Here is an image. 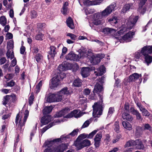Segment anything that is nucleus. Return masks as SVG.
<instances>
[{"label": "nucleus", "mask_w": 152, "mask_h": 152, "mask_svg": "<svg viewBox=\"0 0 152 152\" xmlns=\"http://www.w3.org/2000/svg\"><path fill=\"white\" fill-rule=\"evenodd\" d=\"M115 3L111 4L107 7L101 12H98L94 15L93 22L96 25L101 24L102 23V17H107L116 8Z\"/></svg>", "instance_id": "nucleus-1"}, {"label": "nucleus", "mask_w": 152, "mask_h": 152, "mask_svg": "<svg viewBox=\"0 0 152 152\" xmlns=\"http://www.w3.org/2000/svg\"><path fill=\"white\" fill-rule=\"evenodd\" d=\"M60 140V138H57L52 140L46 141L42 146L46 148L44 152H63L65 149V144H62L56 147H54L55 142H59Z\"/></svg>", "instance_id": "nucleus-2"}, {"label": "nucleus", "mask_w": 152, "mask_h": 152, "mask_svg": "<svg viewBox=\"0 0 152 152\" xmlns=\"http://www.w3.org/2000/svg\"><path fill=\"white\" fill-rule=\"evenodd\" d=\"M70 93L67 90V88H64L56 94H50L46 96L45 98V101L48 102H59L64 98V95H69Z\"/></svg>", "instance_id": "nucleus-3"}, {"label": "nucleus", "mask_w": 152, "mask_h": 152, "mask_svg": "<svg viewBox=\"0 0 152 152\" xmlns=\"http://www.w3.org/2000/svg\"><path fill=\"white\" fill-rule=\"evenodd\" d=\"M29 115V112L25 110L23 112H20L17 115L15 120L16 126L17 129L21 130L24 126Z\"/></svg>", "instance_id": "nucleus-4"}, {"label": "nucleus", "mask_w": 152, "mask_h": 152, "mask_svg": "<svg viewBox=\"0 0 152 152\" xmlns=\"http://www.w3.org/2000/svg\"><path fill=\"white\" fill-rule=\"evenodd\" d=\"M138 19V17L137 16H131L129 18V21L126 23V25L124 26L123 25L121 27L120 31H118V34L119 35L122 34L128 30L132 29L137 22Z\"/></svg>", "instance_id": "nucleus-5"}, {"label": "nucleus", "mask_w": 152, "mask_h": 152, "mask_svg": "<svg viewBox=\"0 0 152 152\" xmlns=\"http://www.w3.org/2000/svg\"><path fill=\"white\" fill-rule=\"evenodd\" d=\"M86 49L84 47H81L80 49L78 50L79 53L78 55H76L72 52H70L66 57V59L74 61H78L80 58H84L86 55Z\"/></svg>", "instance_id": "nucleus-6"}, {"label": "nucleus", "mask_w": 152, "mask_h": 152, "mask_svg": "<svg viewBox=\"0 0 152 152\" xmlns=\"http://www.w3.org/2000/svg\"><path fill=\"white\" fill-rule=\"evenodd\" d=\"M145 53H152V45L145 46L142 48L140 50H138L135 52L134 56L135 61H138L142 55L144 56Z\"/></svg>", "instance_id": "nucleus-7"}, {"label": "nucleus", "mask_w": 152, "mask_h": 152, "mask_svg": "<svg viewBox=\"0 0 152 152\" xmlns=\"http://www.w3.org/2000/svg\"><path fill=\"white\" fill-rule=\"evenodd\" d=\"M93 115L94 117H99L102 114V103L100 102L95 103L93 105Z\"/></svg>", "instance_id": "nucleus-8"}, {"label": "nucleus", "mask_w": 152, "mask_h": 152, "mask_svg": "<svg viewBox=\"0 0 152 152\" xmlns=\"http://www.w3.org/2000/svg\"><path fill=\"white\" fill-rule=\"evenodd\" d=\"M86 56L85 58H88L89 59L90 62L93 64L95 65L99 63L100 60L98 57V55H96L93 53L91 51H88L87 54H85Z\"/></svg>", "instance_id": "nucleus-9"}, {"label": "nucleus", "mask_w": 152, "mask_h": 152, "mask_svg": "<svg viewBox=\"0 0 152 152\" xmlns=\"http://www.w3.org/2000/svg\"><path fill=\"white\" fill-rule=\"evenodd\" d=\"M60 85V81L58 75H56L52 79L50 87L51 89H55Z\"/></svg>", "instance_id": "nucleus-10"}, {"label": "nucleus", "mask_w": 152, "mask_h": 152, "mask_svg": "<svg viewBox=\"0 0 152 152\" xmlns=\"http://www.w3.org/2000/svg\"><path fill=\"white\" fill-rule=\"evenodd\" d=\"M78 132V129H76L74 130L73 131L69 133V134L66 136L63 135L61 136L60 138V140L59 141V142L65 140V139L70 138L75 135H77V134Z\"/></svg>", "instance_id": "nucleus-11"}, {"label": "nucleus", "mask_w": 152, "mask_h": 152, "mask_svg": "<svg viewBox=\"0 0 152 152\" xmlns=\"http://www.w3.org/2000/svg\"><path fill=\"white\" fill-rule=\"evenodd\" d=\"M83 114L82 112L80 111L75 110H73L72 113L67 115L66 117L67 118H70L73 116H74L75 118H79Z\"/></svg>", "instance_id": "nucleus-12"}, {"label": "nucleus", "mask_w": 152, "mask_h": 152, "mask_svg": "<svg viewBox=\"0 0 152 152\" xmlns=\"http://www.w3.org/2000/svg\"><path fill=\"white\" fill-rule=\"evenodd\" d=\"M91 1L88 0H85L83 1L85 5L89 6L91 5H97L99 4L102 1V0H93Z\"/></svg>", "instance_id": "nucleus-13"}, {"label": "nucleus", "mask_w": 152, "mask_h": 152, "mask_svg": "<svg viewBox=\"0 0 152 152\" xmlns=\"http://www.w3.org/2000/svg\"><path fill=\"white\" fill-rule=\"evenodd\" d=\"M134 34V32L131 31L129 32L122 37V39L126 42H129L131 41L132 38Z\"/></svg>", "instance_id": "nucleus-14"}, {"label": "nucleus", "mask_w": 152, "mask_h": 152, "mask_svg": "<svg viewBox=\"0 0 152 152\" xmlns=\"http://www.w3.org/2000/svg\"><path fill=\"white\" fill-rule=\"evenodd\" d=\"M52 120V118L50 115L44 116L41 119V122L43 125L48 124Z\"/></svg>", "instance_id": "nucleus-15"}, {"label": "nucleus", "mask_w": 152, "mask_h": 152, "mask_svg": "<svg viewBox=\"0 0 152 152\" xmlns=\"http://www.w3.org/2000/svg\"><path fill=\"white\" fill-rule=\"evenodd\" d=\"M90 69L88 67H83L81 69V74L83 77H86L89 75Z\"/></svg>", "instance_id": "nucleus-16"}, {"label": "nucleus", "mask_w": 152, "mask_h": 152, "mask_svg": "<svg viewBox=\"0 0 152 152\" xmlns=\"http://www.w3.org/2000/svg\"><path fill=\"white\" fill-rule=\"evenodd\" d=\"M141 76V74L139 75L137 73H134L130 76L129 78V82L135 81Z\"/></svg>", "instance_id": "nucleus-17"}, {"label": "nucleus", "mask_w": 152, "mask_h": 152, "mask_svg": "<svg viewBox=\"0 0 152 152\" xmlns=\"http://www.w3.org/2000/svg\"><path fill=\"white\" fill-rule=\"evenodd\" d=\"M108 21L112 26H117V23L118 22V20L117 19V18L113 17L107 19Z\"/></svg>", "instance_id": "nucleus-18"}, {"label": "nucleus", "mask_w": 152, "mask_h": 152, "mask_svg": "<svg viewBox=\"0 0 152 152\" xmlns=\"http://www.w3.org/2000/svg\"><path fill=\"white\" fill-rule=\"evenodd\" d=\"M69 111L68 108H65L59 112H57L55 115L56 117H60L68 113Z\"/></svg>", "instance_id": "nucleus-19"}, {"label": "nucleus", "mask_w": 152, "mask_h": 152, "mask_svg": "<svg viewBox=\"0 0 152 152\" xmlns=\"http://www.w3.org/2000/svg\"><path fill=\"white\" fill-rule=\"evenodd\" d=\"M151 53H145L144 55L145 61L147 63L148 66L152 62V57L148 54Z\"/></svg>", "instance_id": "nucleus-20"}, {"label": "nucleus", "mask_w": 152, "mask_h": 152, "mask_svg": "<svg viewBox=\"0 0 152 152\" xmlns=\"http://www.w3.org/2000/svg\"><path fill=\"white\" fill-rule=\"evenodd\" d=\"M105 72V68L103 66H101L97 71L95 72V74L97 76L102 75Z\"/></svg>", "instance_id": "nucleus-21"}, {"label": "nucleus", "mask_w": 152, "mask_h": 152, "mask_svg": "<svg viewBox=\"0 0 152 152\" xmlns=\"http://www.w3.org/2000/svg\"><path fill=\"white\" fill-rule=\"evenodd\" d=\"M102 90V87L99 83H97L95 85L94 88L93 90V93L94 95L95 93H98V92H101Z\"/></svg>", "instance_id": "nucleus-22"}, {"label": "nucleus", "mask_w": 152, "mask_h": 152, "mask_svg": "<svg viewBox=\"0 0 152 152\" xmlns=\"http://www.w3.org/2000/svg\"><path fill=\"white\" fill-rule=\"evenodd\" d=\"M122 124L124 129L127 130H131L132 129V125L127 121H123L122 122Z\"/></svg>", "instance_id": "nucleus-23"}, {"label": "nucleus", "mask_w": 152, "mask_h": 152, "mask_svg": "<svg viewBox=\"0 0 152 152\" xmlns=\"http://www.w3.org/2000/svg\"><path fill=\"white\" fill-rule=\"evenodd\" d=\"M50 51L49 52V55L48 56L49 57V56L50 57L53 58L55 55L56 54V48L53 46H51L50 47Z\"/></svg>", "instance_id": "nucleus-24"}, {"label": "nucleus", "mask_w": 152, "mask_h": 152, "mask_svg": "<svg viewBox=\"0 0 152 152\" xmlns=\"http://www.w3.org/2000/svg\"><path fill=\"white\" fill-rule=\"evenodd\" d=\"M134 1L132 0V2L130 4H126L123 7L122 10V12L124 13H126V12L128 11L130 7L132 6L133 3H134Z\"/></svg>", "instance_id": "nucleus-25"}, {"label": "nucleus", "mask_w": 152, "mask_h": 152, "mask_svg": "<svg viewBox=\"0 0 152 152\" xmlns=\"http://www.w3.org/2000/svg\"><path fill=\"white\" fill-rule=\"evenodd\" d=\"M117 30L111 28H106L103 29V32L105 34H113Z\"/></svg>", "instance_id": "nucleus-26"}, {"label": "nucleus", "mask_w": 152, "mask_h": 152, "mask_svg": "<svg viewBox=\"0 0 152 152\" xmlns=\"http://www.w3.org/2000/svg\"><path fill=\"white\" fill-rule=\"evenodd\" d=\"M135 145L136 146L137 149H143L144 148V146L140 140H137L135 141Z\"/></svg>", "instance_id": "nucleus-27"}, {"label": "nucleus", "mask_w": 152, "mask_h": 152, "mask_svg": "<svg viewBox=\"0 0 152 152\" xmlns=\"http://www.w3.org/2000/svg\"><path fill=\"white\" fill-rule=\"evenodd\" d=\"M82 140L77 139L74 143L75 146L77 147V150L83 148Z\"/></svg>", "instance_id": "nucleus-28"}, {"label": "nucleus", "mask_w": 152, "mask_h": 152, "mask_svg": "<svg viewBox=\"0 0 152 152\" xmlns=\"http://www.w3.org/2000/svg\"><path fill=\"white\" fill-rule=\"evenodd\" d=\"M66 22L67 26L71 29H73L74 28V25L73 20L72 18L69 17L66 20Z\"/></svg>", "instance_id": "nucleus-29"}, {"label": "nucleus", "mask_w": 152, "mask_h": 152, "mask_svg": "<svg viewBox=\"0 0 152 152\" xmlns=\"http://www.w3.org/2000/svg\"><path fill=\"white\" fill-rule=\"evenodd\" d=\"M122 117L123 118L124 120H126L129 121H132L133 118L132 116L126 113H124L122 114Z\"/></svg>", "instance_id": "nucleus-30"}, {"label": "nucleus", "mask_w": 152, "mask_h": 152, "mask_svg": "<svg viewBox=\"0 0 152 152\" xmlns=\"http://www.w3.org/2000/svg\"><path fill=\"white\" fill-rule=\"evenodd\" d=\"M58 69L60 72L66 70L67 69V66L66 62H63L61 64L59 65L58 67Z\"/></svg>", "instance_id": "nucleus-31"}, {"label": "nucleus", "mask_w": 152, "mask_h": 152, "mask_svg": "<svg viewBox=\"0 0 152 152\" xmlns=\"http://www.w3.org/2000/svg\"><path fill=\"white\" fill-rule=\"evenodd\" d=\"M140 129H141L142 130H148L151 131V126L148 124H143L142 125V126L140 128L139 126H138L136 128V130H138Z\"/></svg>", "instance_id": "nucleus-32"}, {"label": "nucleus", "mask_w": 152, "mask_h": 152, "mask_svg": "<svg viewBox=\"0 0 152 152\" xmlns=\"http://www.w3.org/2000/svg\"><path fill=\"white\" fill-rule=\"evenodd\" d=\"M135 141L133 140H131L126 142L124 145V147L127 148L130 146H133L135 145Z\"/></svg>", "instance_id": "nucleus-33"}, {"label": "nucleus", "mask_w": 152, "mask_h": 152, "mask_svg": "<svg viewBox=\"0 0 152 152\" xmlns=\"http://www.w3.org/2000/svg\"><path fill=\"white\" fill-rule=\"evenodd\" d=\"M68 3L67 2H65L63 4V7L61 10V11L64 15L66 14L67 13V6Z\"/></svg>", "instance_id": "nucleus-34"}, {"label": "nucleus", "mask_w": 152, "mask_h": 152, "mask_svg": "<svg viewBox=\"0 0 152 152\" xmlns=\"http://www.w3.org/2000/svg\"><path fill=\"white\" fill-rule=\"evenodd\" d=\"M9 96L10 102L15 103L17 101L18 97L15 94H12L9 95Z\"/></svg>", "instance_id": "nucleus-35"}, {"label": "nucleus", "mask_w": 152, "mask_h": 152, "mask_svg": "<svg viewBox=\"0 0 152 152\" xmlns=\"http://www.w3.org/2000/svg\"><path fill=\"white\" fill-rule=\"evenodd\" d=\"M58 122V121L57 120H56L55 123L53 122V123H50V124H49V125L46 126L45 127L43 128L41 130V131H42V133H44L47 129L50 128L53 125H55L56 123H57Z\"/></svg>", "instance_id": "nucleus-36"}, {"label": "nucleus", "mask_w": 152, "mask_h": 152, "mask_svg": "<svg viewBox=\"0 0 152 152\" xmlns=\"http://www.w3.org/2000/svg\"><path fill=\"white\" fill-rule=\"evenodd\" d=\"M53 108L52 106L46 107L43 110L44 114L46 115L50 113L52 111Z\"/></svg>", "instance_id": "nucleus-37"}, {"label": "nucleus", "mask_w": 152, "mask_h": 152, "mask_svg": "<svg viewBox=\"0 0 152 152\" xmlns=\"http://www.w3.org/2000/svg\"><path fill=\"white\" fill-rule=\"evenodd\" d=\"M140 110L143 116H148L150 115V113L148 110L143 107H140Z\"/></svg>", "instance_id": "nucleus-38"}, {"label": "nucleus", "mask_w": 152, "mask_h": 152, "mask_svg": "<svg viewBox=\"0 0 152 152\" xmlns=\"http://www.w3.org/2000/svg\"><path fill=\"white\" fill-rule=\"evenodd\" d=\"M10 102L9 95H7L4 97L2 104L5 105L8 102Z\"/></svg>", "instance_id": "nucleus-39"}, {"label": "nucleus", "mask_w": 152, "mask_h": 152, "mask_svg": "<svg viewBox=\"0 0 152 152\" xmlns=\"http://www.w3.org/2000/svg\"><path fill=\"white\" fill-rule=\"evenodd\" d=\"M81 80L79 78L75 80L73 83V86L75 87H79L81 85Z\"/></svg>", "instance_id": "nucleus-40"}, {"label": "nucleus", "mask_w": 152, "mask_h": 152, "mask_svg": "<svg viewBox=\"0 0 152 152\" xmlns=\"http://www.w3.org/2000/svg\"><path fill=\"white\" fill-rule=\"evenodd\" d=\"M84 10L86 15L92 14L95 12V10L94 9L89 8H85L84 9Z\"/></svg>", "instance_id": "nucleus-41"}, {"label": "nucleus", "mask_w": 152, "mask_h": 152, "mask_svg": "<svg viewBox=\"0 0 152 152\" xmlns=\"http://www.w3.org/2000/svg\"><path fill=\"white\" fill-rule=\"evenodd\" d=\"M14 47V42L12 40H10L7 43V48L8 50H12Z\"/></svg>", "instance_id": "nucleus-42"}, {"label": "nucleus", "mask_w": 152, "mask_h": 152, "mask_svg": "<svg viewBox=\"0 0 152 152\" xmlns=\"http://www.w3.org/2000/svg\"><path fill=\"white\" fill-rule=\"evenodd\" d=\"M7 23V19L4 16H1L0 18V23L3 26L6 25Z\"/></svg>", "instance_id": "nucleus-43"}, {"label": "nucleus", "mask_w": 152, "mask_h": 152, "mask_svg": "<svg viewBox=\"0 0 152 152\" xmlns=\"http://www.w3.org/2000/svg\"><path fill=\"white\" fill-rule=\"evenodd\" d=\"M82 142L83 147L87 146H89L91 144L90 141L86 139L84 140H82Z\"/></svg>", "instance_id": "nucleus-44"}, {"label": "nucleus", "mask_w": 152, "mask_h": 152, "mask_svg": "<svg viewBox=\"0 0 152 152\" xmlns=\"http://www.w3.org/2000/svg\"><path fill=\"white\" fill-rule=\"evenodd\" d=\"M43 58L42 55L39 53L37 54L35 57L36 60L38 62H40L42 60Z\"/></svg>", "instance_id": "nucleus-45"}, {"label": "nucleus", "mask_w": 152, "mask_h": 152, "mask_svg": "<svg viewBox=\"0 0 152 152\" xmlns=\"http://www.w3.org/2000/svg\"><path fill=\"white\" fill-rule=\"evenodd\" d=\"M114 111V108L113 107H110L109 108L108 114L107 116L110 117L113 113Z\"/></svg>", "instance_id": "nucleus-46"}, {"label": "nucleus", "mask_w": 152, "mask_h": 152, "mask_svg": "<svg viewBox=\"0 0 152 152\" xmlns=\"http://www.w3.org/2000/svg\"><path fill=\"white\" fill-rule=\"evenodd\" d=\"M43 37V35L41 33H39L36 36L35 38L37 40H42Z\"/></svg>", "instance_id": "nucleus-47"}, {"label": "nucleus", "mask_w": 152, "mask_h": 152, "mask_svg": "<svg viewBox=\"0 0 152 152\" xmlns=\"http://www.w3.org/2000/svg\"><path fill=\"white\" fill-rule=\"evenodd\" d=\"M58 75L60 81L66 77V74L63 72H60V73H58L56 75Z\"/></svg>", "instance_id": "nucleus-48"}, {"label": "nucleus", "mask_w": 152, "mask_h": 152, "mask_svg": "<svg viewBox=\"0 0 152 152\" xmlns=\"http://www.w3.org/2000/svg\"><path fill=\"white\" fill-rule=\"evenodd\" d=\"M102 137V135L101 133H98L95 136L94 139V140L100 141Z\"/></svg>", "instance_id": "nucleus-49"}, {"label": "nucleus", "mask_w": 152, "mask_h": 152, "mask_svg": "<svg viewBox=\"0 0 152 152\" xmlns=\"http://www.w3.org/2000/svg\"><path fill=\"white\" fill-rule=\"evenodd\" d=\"M114 127V130L115 132H116L117 133L119 132V126L118 122H115Z\"/></svg>", "instance_id": "nucleus-50"}, {"label": "nucleus", "mask_w": 152, "mask_h": 152, "mask_svg": "<svg viewBox=\"0 0 152 152\" xmlns=\"http://www.w3.org/2000/svg\"><path fill=\"white\" fill-rule=\"evenodd\" d=\"M15 83L12 80H11L9 82H7L5 85L6 86H10L11 87H13L15 85Z\"/></svg>", "instance_id": "nucleus-51"}, {"label": "nucleus", "mask_w": 152, "mask_h": 152, "mask_svg": "<svg viewBox=\"0 0 152 152\" xmlns=\"http://www.w3.org/2000/svg\"><path fill=\"white\" fill-rule=\"evenodd\" d=\"M42 86V81H41L39 82L38 85L37 86L36 88V93H38L39 92L40 90V88Z\"/></svg>", "instance_id": "nucleus-52"}, {"label": "nucleus", "mask_w": 152, "mask_h": 152, "mask_svg": "<svg viewBox=\"0 0 152 152\" xmlns=\"http://www.w3.org/2000/svg\"><path fill=\"white\" fill-rule=\"evenodd\" d=\"M14 75L12 74H8L4 77L6 79L7 81L12 79Z\"/></svg>", "instance_id": "nucleus-53"}, {"label": "nucleus", "mask_w": 152, "mask_h": 152, "mask_svg": "<svg viewBox=\"0 0 152 152\" xmlns=\"http://www.w3.org/2000/svg\"><path fill=\"white\" fill-rule=\"evenodd\" d=\"M67 36L69 37L73 40H75L77 38V36L76 35L71 33H68L67 34Z\"/></svg>", "instance_id": "nucleus-54"}, {"label": "nucleus", "mask_w": 152, "mask_h": 152, "mask_svg": "<svg viewBox=\"0 0 152 152\" xmlns=\"http://www.w3.org/2000/svg\"><path fill=\"white\" fill-rule=\"evenodd\" d=\"M90 122L89 120L86 121L82 126V128H84L88 127L90 124Z\"/></svg>", "instance_id": "nucleus-55"}, {"label": "nucleus", "mask_w": 152, "mask_h": 152, "mask_svg": "<svg viewBox=\"0 0 152 152\" xmlns=\"http://www.w3.org/2000/svg\"><path fill=\"white\" fill-rule=\"evenodd\" d=\"M147 0H140V3L139 4V8L141 9L142 6L145 4Z\"/></svg>", "instance_id": "nucleus-56"}, {"label": "nucleus", "mask_w": 152, "mask_h": 152, "mask_svg": "<svg viewBox=\"0 0 152 152\" xmlns=\"http://www.w3.org/2000/svg\"><path fill=\"white\" fill-rule=\"evenodd\" d=\"M121 138V135H117L113 140V143H115L118 142Z\"/></svg>", "instance_id": "nucleus-57"}, {"label": "nucleus", "mask_w": 152, "mask_h": 152, "mask_svg": "<svg viewBox=\"0 0 152 152\" xmlns=\"http://www.w3.org/2000/svg\"><path fill=\"white\" fill-rule=\"evenodd\" d=\"M97 132V131L96 130H94L93 132H92L91 133L89 134L88 135V138H92L94 136L96 133Z\"/></svg>", "instance_id": "nucleus-58"}, {"label": "nucleus", "mask_w": 152, "mask_h": 152, "mask_svg": "<svg viewBox=\"0 0 152 152\" xmlns=\"http://www.w3.org/2000/svg\"><path fill=\"white\" fill-rule=\"evenodd\" d=\"M83 92L85 95H88L90 94L91 92V90L88 88H85L84 89Z\"/></svg>", "instance_id": "nucleus-59"}, {"label": "nucleus", "mask_w": 152, "mask_h": 152, "mask_svg": "<svg viewBox=\"0 0 152 152\" xmlns=\"http://www.w3.org/2000/svg\"><path fill=\"white\" fill-rule=\"evenodd\" d=\"M17 63V61L16 59L15 58L13 59L11 62V65L9 66V69H10V68L11 66H12L13 67L15 66L16 64Z\"/></svg>", "instance_id": "nucleus-60"}, {"label": "nucleus", "mask_w": 152, "mask_h": 152, "mask_svg": "<svg viewBox=\"0 0 152 152\" xmlns=\"http://www.w3.org/2000/svg\"><path fill=\"white\" fill-rule=\"evenodd\" d=\"M130 110L132 113L135 115H136L139 113V112L137 110H135L134 108H131Z\"/></svg>", "instance_id": "nucleus-61"}, {"label": "nucleus", "mask_w": 152, "mask_h": 152, "mask_svg": "<svg viewBox=\"0 0 152 152\" xmlns=\"http://www.w3.org/2000/svg\"><path fill=\"white\" fill-rule=\"evenodd\" d=\"M67 51V49L65 47H64L62 49V53L61 55L60 56V57H61L62 56L65 55Z\"/></svg>", "instance_id": "nucleus-62"}, {"label": "nucleus", "mask_w": 152, "mask_h": 152, "mask_svg": "<svg viewBox=\"0 0 152 152\" xmlns=\"http://www.w3.org/2000/svg\"><path fill=\"white\" fill-rule=\"evenodd\" d=\"M34 99V95H33L31 94L29 98V104L30 105L32 104Z\"/></svg>", "instance_id": "nucleus-63"}, {"label": "nucleus", "mask_w": 152, "mask_h": 152, "mask_svg": "<svg viewBox=\"0 0 152 152\" xmlns=\"http://www.w3.org/2000/svg\"><path fill=\"white\" fill-rule=\"evenodd\" d=\"M136 115V116L138 120L140 122L142 121L143 118H142L140 114L139 113Z\"/></svg>", "instance_id": "nucleus-64"}]
</instances>
